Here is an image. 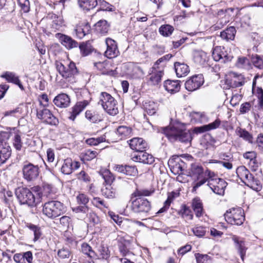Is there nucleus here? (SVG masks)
Here are the masks:
<instances>
[{"mask_svg": "<svg viewBox=\"0 0 263 263\" xmlns=\"http://www.w3.org/2000/svg\"><path fill=\"white\" fill-rule=\"evenodd\" d=\"M15 194L21 204H27L33 207L42 201V194L39 186H34L31 189L18 187L16 189Z\"/></svg>", "mask_w": 263, "mask_h": 263, "instance_id": "1", "label": "nucleus"}, {"mask_svg": "<svg viewBox=\"0 0 263 263\" xmlns=\"http://www.w3.org/2000/svg\"><path fill=\"white\" fill-rule=\"evenodd\" d=\"M162 132L171 142L179 141L190 143L192 140L191 133L184 129L183 124L177 123L168 127H162Z\"/></svg>", "mask_w": 263, "mask_h": 263, "instance_id": "2", "label": "nucleus"}, {"mask_svg": "<svg viewBox=\"0 0 263 263\" xmlns=\"http://www.w3.org/2000/svg\"><path fill=\"white\" fill-rule=\"evenodd\" d=\"M64 206L57 200L45 201L42 205V213L48 218L54 219L63 213Z\"/></svg>", "mask_w": 263, "mask_h": 263, "instance_id": "3", "label": "nucleus"}, {"mask_svg": "<svg viewBox=\"0 0 263 263\" xmlns=\"http://www.w3.org/2000/svg\"><path fill=\"white\" fill-rule=\"evenodd\" d=\"M236 174L246 185L256 191L261 189V185L260 181L257 178H255L245 166L238 167L236 170Z\"/></svg>", "mask_w": 263, "mask_h": 263, "instance_id": "4", "label": "nucleus"}, {"mask_svg": "<svg viewBox=\"0 0 263 263\" xmlns=\"http://www.w3.org/2000/svg\"><path fill=\"white\" fill-rule=\"evenodd\" d=\"M99 104H101L104 110L109 115L115 116L119 113L117 101L106 92H101Z\"/></svg>", "mask_w": 263, "mask_h": 263, "instance_id": "5", "label": "nucleus"}, {"mask_svg": "<svg viewBox=\"0 0 263 263\" xmlns=\"http://www.w3.org/2000/svg\"><path fill=\"white\" fill-rule=\"evenodd\" d=\"M226 221L231 224L240 226L245 219L243 210L241 208H233L228 210L224 215Z\"/></svg>", "mask_w": 263, "mask_h": 263, "instance_id": "6", "label": "nucleus"}, {"mask_svg": "<svg viewBox=\"0 0 263 263\" xmlns=\"http://www.w3.org/2000/svg\"><path fill=\"white\" fill-rule=\"evenodd\" d=\"M41 107L36 109V117L42 120L43 122L51 125H57L59 123L58 119L51 113L48 109L45 108L46 104L43 105L40 102Z\"/></svg>", "mask_w": 263, "mask_h": 263, "instance_id": "7", "label": "nucleus"}, {"mask_svg": "<svg viewBox=\"0 0 263 263\" xmlns=\"http://www.w3.org/2000/svg\"><path fill=\"white\" fill-rule=\"evenodd\" d=\"M56 68L59 74L64 79L73 77L78 72L75 64L72 62H70L67 66L61 62H57Z\"/></svg>", "mask_w": 263, "mask_h": 263, "instance_id": "8", "label": "nucleus"}, {"mask_svg": "<svg viewBox=\"0 0 263 263\" xmlns=\"http://www.w3.org/2000/svg\"><path fill=\"white\" fill-rule=\"evenodd\" d=\"M131 208L137 213H147L151 209L150 202L146 199L137 197L132 201Z\"/></svg>", "mask_w": 263, "mask_h": 263, "instance_id": "9", "label": "nucleus"}, {"mask_svg": "<svg viewBox=\"0 0 263 263\" xmlns=\"http://www.w3.org/2000/svg\"><path fill=\"white\" fill-rule=\"evenodd\" d=\"M24 178L27 181H32L36 179L39 175V167L31 163L24 164L22 168Z\"/></svg>", "mask_w": 263, "mask_h": 263, "instance_id": "10", "label": "nucleus"}, {"mask_svg": "<svg viewBox=\"0 0 263 263\" xmlns=\"http://www.w3.org/2000/svg\"><path fill=\"white\" fill-rule=\"evenodd\" d=\"M163 65L161 67H153L151 72L149 73L147 81L149 85H158L161 81L162 77L163 76Z\"/></svg>", "mask_w": 263, "mask_h": 263, "instance_id": "11", "label": "nucleus"}, {"mask_svg": "<svg viewBox=\"0 0 263 263\" xmlns=\"http://www.w3.org/2000/svg\"><path fill=\"white\" fill-rule=\"evenodd\" d=\"M107 49L105 52V55L108 59L117 57L119 54V51L116 42L108 37L105 40Z\"/></svg>", "mask_w": 263, "mask_h": 263, "instance_id": "12", "label": "nucleus"}, {"mask_svg": "<svg viewBox=\"0 0 263 263\" xmlns=\"http://www.w3.org/2000/svg\"><path fill=\"white\" fill-rule=\"evenodd\" d=\"M227 183L222 179L212 180V182H209L208 185L213 192L219 195H222L224 193V189Z\"/></svg>", "mask_w": 263, "mask_h": 263, "instance_id": "13", "label": "nucleus"}, {"mask_svg": "<svg viewBox=\"0 0 263 263\" xmlns=\"http://www.w3.org/2000/svg\"><path fill=\"white\" fill-rule=\"evenodd\" d=\"M203 83L201 75H195L186 81L185 88L190 91H193L198 89Z\"/></svg>", "mask_w": 263, "mask_h": 263, "instance_id": "14", "label": "nucleus"}, {"mask_svg": "<svg viewBox=\"0 0 263 263\" xmlns=\"http://www.w3.org/2000/svg\"><path fill=\"white\" fill-rule=\"evenodd\" d=\"M80 166V163L78 161H72L71 158H67L64 160L61 167V172L65 175H69L72 172Z\"/></svg>", "mask_w": 263, "mask_h": 263, "instance_id": "15", "label": "nucleus"}, {"mask_svg": "<svg viewBox=\"0 0 263 263\" xmlns=\"http://www.w3.org/2000/svg\"><path fill=\"white\" fill-rule=\"evenodd\" d=\"M55 37L59 39L61 44L65 46L67 49H71L78 46V43L77 42L67 35L58 33L55 34Z\"/></svg>", "mask_w": 263, "mask_h": 263, "instance_id": "16", "label": "nucleus"}, {"mask_svg": "<svg viewBox=\"0 0 263 263\" xmlns=\"http://www.w3.org/2000/svg\"><path fill=\"white\" fill-rule=\"evenodd\" d=\"M168 164L172 173L174 174L179 175L183 174L185 163L180 158L169 160Z\"/></svg>", "mask_w": 263, "mask_h": 263, "instance_id": "17", "label": "nucleus"}, {"mask_svg": "<svg viewBox=\"0 0 263 263\" xmlns=\"http://www.w3.org/2000/svg\"><path fill=\"white\" fill-rule=\"evenodd\" d=\"M130 147L135 151L139 153L141 151H145L147 147V144L142 138H135L129 140Z\"/></svg>", "mask_w": 263, "mask_h": 263, "instance_id": "18", "label": "nucleus"}, {"mask_svg": "<svg viewBox=\"0 0 263 263\" xmlns=\"http://www.w3.org/2000/svg\"><path fill=\"white\" fill-rule=\"evenodd\" d=\"M115 170L119 173H123L130 176H136L138 175V170L135 166L127 165H116Z\"/></svg>", "mask_w": 263, "mask_h": 263, "instance_id": "19", "label": "nucleus"}, {"mask_svg": "<svg viewBox=\"0 0 263 263\" xmlns=\"http://www.w3.org/2000/svg\"><path fill=\"white\" fill-rule=\"evenodd\" d=\"M88 102L84 100L81 102H78L72 108L71 111L69 112L68 118L74 121L76 117L88 105Z\"/></svg>", "mask_w": 263, "mask_h": 263, "instance_id": "20", "label": "nucleus"}, {"mask_svg": "<svg viewBox=\"0 0 263 263\" xmlns=\"http://www.w3.org/2000/svg\"><path fill=\"white\" fill-rule=\"evenodd\" d=\"M133 160L136 162L152 164L154 162L155 158L152 155L145 152V151H141L133 156Z\"/></svg>", "mask_w": 263, "mask_h": 263, "instance_id": "21", "label": "nucleus"}, {"mask_svg": "<svg viewBox=\"0 0 263 263\" xmlns=\"http://www.w3.org/2000/svg\"><path fill=\"white\" fill-rule=\"evenodd\" d=\"M232 77L231 79L227 80V84L230 87L236 88L245 84V78L242 74L232 73Z\"/></svg>", "mask_w": 263, "mask_h": 263, "instance_id": "22", "label": "nucleus"}, {"mask_svg": "<svg viewBox=\"0 0 263 263\" xmlns=\"http://www.w3.org/2000/svg\"><path fill=\"white\" fill-rule=\"evenodd\" d=\"M53 102L57 107L66 108L69 105L70 100L67 95L61 93L54 98Z\"/></svg>", "mask_w": 263, "mask_h": 263, "instance_id": "23", "label": "nucleus"}, {"mask_svg": "<svg viewBox=\"0 0 263 263\" xmlns=\"http://www.w3.org/2000/svg\"><path fill=\"white\" fill-rule=\"evenodd\" d=\"M209 57L203 51H197L194 52V61L198 65L205 66L208 64Z\"/></svg>", "mask_w": 263, "mask_h": 263, "instance_id": "24", "label": "nucleus"}, {"mask_svg": "<svg viewBox=\"0 0 263 263\" xmlns=\"http://www.w3.org/2000/svg\"><path fill=\"white\" fill-rule=\"evenodd\" d=\"M174 67L176 75L179 78L187 76L190 72L189 67L183 63L175 62Z\"/></svg>", "mask_w": 263, "mask_h": 263, "instance_id": "25", "label": "nucleus"}, {"mask_svg": "<svg viewBox=\"0 0 263 263\" xmlns=\"http://www.w3.org/2000/svg\"><path fill=\"white\" fill-rule=\"evenodd\" d=\"M164 87L166 91L171 93L178 92L180 89V81L167 80L164 82Z\"/></svg>", "mask_w": 263, "mask_h": 263, "instance_id": "26", "label": "nucleus"}, {"mask_svg": "<svg viewBox=\"0 0 263 263\" xmlns=\"http://www.w3.org/2000/svg\"><path fill=\"white\" fill-rule=\"evenodd\" d=\"M232 239L235 243L236 247L238 249L240 256L243 260L247 250L245 241L242 240H240L238 237L235 235L233 236Z\"/></svg>", "mask_w": 263, "mask_h": 263, "instance_id": "27", "label": "nucleus"}, {"mask_svg": "<svg viewBox=\"0 0 263 263\" xmlns=\"http://www.w3.org/2000/svg\"><path fill=\"white\" fill-rule=\"evenodd\" d=\"M203 171V168L201 165L198 163H192L189 169V174L192 177L200 178L202 176H204Z\"/></svg>", "mask_w": 263, "mask_h": 263, "instance_id": "28", "label": "nucleus"}, {"mask_svg": "<svg viewBox=\"0 0 263 263\" xmlns=\"http://www.w3.org/2000/svg\"><path fill=\"white\" fill-rule=\"evenodd\" d=\"M3 77L5 78L8 82L13 83L18 85L21 90H24V88L21 83L18 77H17L14 73L6 72L3 75Z\"/></svg>", "mask_w": 263, "mask_h": 263, "instance_id": "29", "label": "nucleus"}, {"mask_svg": "<svg viewBox=\"0 0 263 263\" xmlns=\"http://www.w3.org/2000/svg\"><path fill=\"white\" fill-rule=\"evenodd\" d=\"M236 31L235 28L231 26L221 32V37L227 41H232L234 39Z\"/></svg>", "mask_w": 263, "mask_h": 263, "instance_id": "30", "label": "nucleus"}, {"mask_svg": "<svg viewBox=\"0 0 263 263\" xmlns=\"http://www.w3.org/2000/svg\"><path fill=\"white\" fill-rule=\"evenodd\" d=\"M11 155L10 146H0V165L4 163Z\"/></svg>", "mask_w": 263, "mask_h": 263, "instance_id": "31", "label": "nucleus"}, {"mask_svg": "<svg viewBox=\"0 0 263 263\" xmlns=\"http://www.w3.org/2000/svg\"><path fill=\"white\" fill-rule=\"evenodd\" d=\"M79 6L83 10L89 11L98 5L97 0H78Z\"/></svg>", "mask_w": 263, "mask_h": 263, "instance_id": "32", "label": "nucleus"}, {"mask_svg": "<svg viewBox=\"0 0 263 263\" xmlns=\"http://www.w3.org/2000/svg\"><path fill=\"white\" fill-rule=\"evenodd\" d=\"M102 194L108 198H114L116 197L117 191L111 186V184H106L101 189Z\"/></svg>", "mask_w": 263, "mask_h": 263, "instance_id": "33", "label": "nucleus"}, {"mask_svg": "<svg viewBox=\"0 0 263 263\" xmlns=\"http://www.w3.org/2000/svg\"><path fill=\"white\" fill-rule=\"evenodd\" d=\"M90 28V27L88 24H83L77 26L74 29V32L78 38L82 39L89 33Z\"/></svg>", "mask_w": 263, "mask_h": 263, "instance_id": "34", "label": "nucleus"}, {"mask_svg": "<svg viewBox=\"0 0 263 263\" xmlns=\"http://www.w3.org/2000/svg\"><path fill=\"white\" fill-rule=\"evenodd\" d=\"M95 66L100 71L102 74L111 76L114 74V71L108 68V64L107 63L104 62H97L94 64Z\"/></svg>", "mask_w": 263, "mask_h": 263, "instance_id": "35", "label": "nucleus"}, {"mask_svg": "<svg viewBox=\"0 0 263 263\" xmlns=\"http://www.w3.org/2000/svg\"><path fill=\"white\" fill-rule=\"evenodd\" d=\"M192 208L197 217H200L203 215V206L200 199L197 198L193 199Z\"/></svg>", "mask_w": 263, "mask_h": 263, "instance_id": "36", "label": "nucleus"}, {"mask_svg": "<svg viewBox=\"0 0 263 263\" xmlns=\"http://www.w3.org/2000/svg\"><path fill=\"white\" fill-rule=\"evenodd\" d=\"M96 30L102 34L107 33L109 30V25L105 20H100L95 24Z\"/></svg>", "mask_w": 263, "mask_h": 263, "instance_id": "37", "label": "nucleus"}, {"mask_svg": "<svg viewBox=\"0 0 263 263\" xmlns=\"http://www.w3.org/2000/svg\"><path fill=\"white\" fill-rule=\"evenodd\" d=\"M97 256L96 259H107L110 256V252L108 248L104 246H101L98 249V252H96Z\"/></svg>", "mask_w": 263, "mask_h": 263, "instance_id": "38", "label": "nucleus"}, {"mask_svg": "<svg viewBox=\"0 0 263 263\" xmlns=\"http://www.w3.org/2000/svg\"><path fill=\"white\" fill-rule=\"evenodd\" d=\"M131 133V128L126 126H120L117 129L116 134L121 140L129 136Z\"/></svg>", "mask_w": 263, "mask_h": 263, "instance_id": "39", "label": "nucleus"}, {"mask_svg": "<svg viewBox=\"0 0 263 263\" xmlns=\"http://www.w3.org/2000/svg\"><path fill=\"white\" fill-rule=\"evenodd\" d=\"M236 133L237 135L243 138L244 140L248 141L249 143H252L253 137L245 129H242L239 127L236 129Z\"/></svg>", "mask_w": 263, "mask_h": 263, "instance_id": "40", "label": "nucleus"}, {"mask_svg": "<svg viewBox=\"0 0 263 263\" xmlns=\"http://www.w3.org/2000/svg\"><path fill=\"white\" fill-rule=\"evenodd\" d=\"M82 252L88 256L90 258H96V251H93L91 247L87 243H83L81 245Z\"/></svg>", "mask_w": 263, "mask_h": 263, "instance_id": "41", "label": "nucleus"}, {"mask_svg": "<svg viewBox=\"0 0 263 263\" xmlns=\"http://www.w3.org/2000/svg\"><path fill=\"white\" fill-rule=\"evenodd\" d=\"M78 45L80 51L83 56L88 55L92 51V46L89 41L82 42Z\"/></svg>", "mask_w": 263, "mask_h": 263, "instance_id": "42", "label": "nucleus"}, {"mask_svg": "<svg viewBox=\"0 0 263 263\" xmlns=\"http://www.w3.org/2000/svg\"><path fill=\"white\" fill-rule=\"evenodd\" d=\"M86 118L92 123L100 122L102 120V117L96 112L87 110L85 112Z\"/></svg>", "mask_w": 263, "mask_h": 263, "instance_id": "43", "label": "nucleus"}, {"mask_svg": "<svg viewBox=\"0 0 263 263\" xmlns=\"http://www.w3.org/2000/svg\"><path fill=\"white\" fill-rule=\"evenodd\" d=\"M27 227L33 233V241L35 242L38 240L42 235L41 228L33 224H29Z\"/></svg>", "mask_w": 263, "mask_h": 263, "instance_id": "44", "label": "nucleus"}, {"mask_svg": "<svg viewBox=\"0 0 263 263\" xmlns=\"http://www.w3.org/2000/svg\"><path fill=\"white\" fill-rule=\"evenodd\" d=\"M208 180L205 176H202L201 177H197L193 182V192H195L198 188L204 184Z\"/></svg>", "mask_w": 263, "mask_h": 263, "instance_id": "45", "label": "nucleus"}, {"mask_svg": "<svg viewBox=\"0 0 263 263\" xmlns=\"http://www.w3.org/2000/svg\"><path fill=\"white\" fill-rule=\"evenodd\" d=\"M52 190V185L49 184H44L43 186V192L41 191V189L40 188V192L42 194V201H45V198H48L50 196Z\"/></svg>", "mask_w": 263, "mask_h": 263, "instance_id": "46", "label": "nucleus"}, {"mask_svg": "<svg viewBox=\"0 0 263 263\" xmlns=\"http://www.w3.org/2000/svg\"><path fill=\"white\" fill-rule=\"evenodd\" d=\"M156 104L153 102H146L144 104V108L145 111L151 116H152L156 113Z\"/></svg>", "mask_w": 263, "mask_h": 263, "instance_id": "47", "label": "nucleus"}, {"mask_svg": "<svg viewBox=\"0 0 263 263\" xmlns=\"http://www.w3.org/2000/svg\"><path fill=\"white\" fill-rule=\"evenodd\" d=\"M192 120H194L195 122L200 123H203L207 121L206 117L203 112H192Z\"/></svg>", "mask_w": 263, "mask_h": 263, "instance_id": "48", "label": "nucleus"}, {"mask_svg": "<svg viewBox=\"0 0 263 263\" xmlns=\"http://www.w3.org/2000/svg\"><path fill=\"white\" fill-rule=\"evenodd\" d=\"M173 31V27L170 25L161 26L159 28V32L160 34L165 36H168L171 35Z\"/></svg>", "mask_w": 263, "mask_h": 263, "instance_id": "49", "label": "nucleus"}, {"mask_svg": "<svg viewBox=\"0 0 263 263\" xmlns=\"http://www.w3.org/2000/svg\"><path fill=\"white\" fill-rule=\"evenodd\" d=\"M251 61L253 65L259 69H263V59L259 55L255 54L251 57Z\"/></svg>", "mask_w": 263, "mask_h": 263, "instance_id": "50", "label": "nucleus"}, {"mask_svg": "<svg viewBox=\"0 0 263 263\" xmlns=\"http://www.w3.org/2000/svg\"><path fill=\"white\" fill-rule=\"evenodd\" d=\"M195 256L197 263H211V257L206 254L196 253Z\"/></svg>", "mask_w": 263, "mask_h": 263, "instance_id": "51", "label": "nucleus"}, {"mask_svg": "<svg viewBox=\"0 0 263 263\" xmlns=\"http://www.w3.org/2000/svg\"><path fill=\"white\" fill-rule=\"evenodd\" d=\"M222 49H223L222 46H216L213 49L212 57L215 61H221Z\"/></svg>", "mask_w": 263, "mask_h": 263, "instance_id": "52", "label": "nucleus"}, {"mask_svg": "<svg viewBox=\"0 0 263 263\" xmlns=\"http://www.w3.org/2000/svg\"><path fill=\"white\" fill-rule=\"evenodd\" d=\"M154 192V190H148L146 189L136 190L133 194L136 197H141V196H148L151 195Z\"/></svg>", "mask_w": 263, "mask_h": 263, "instance_id": "53", "label": "nucleus"}, {"mask_svg": "<svg viewBox=\"0 0 263 263\" xmlns=\"http://www.w3.org/2000/svg\"><path fill=\"white\" fill-rule=\"evenodd\" d=\"M98 155V153L95 151H91L90 149L86 150L83 153V159L86 161H91Z\"/></svg>", "mask_w": 263, "mask_h": 263, "instance_id": "54", "label": "nucleus"}, {"mask_svg": "<svg viewBox=\"0 0 263 263\" xmlns=\"http://www.w3.org/2000/svg\"><path fill=\"white\" fill-rule=\"evenodd\" d=\"M10 137V133L7 132H0V146H10L7 142Z\"/></svg>", "mask_w": 263, "mask_h": 263, "instance_id": "55", "label": "nucleus"}, {"mask_svg": "<svg viewBox=\"0 0 263 263\" xmlns=\"http://www.w3.org/2000/svg\"><path fill=\"white\" fill-rule=\"evenodd\" d=\"M71 255V252L68 248H63L58 252V255L61 259L68 258Z\"/></svg>", "mask_w": 263, "mask_h": 263, "instance_id": "56", "label": "nucleus"}, {"mask_svg": "<svg viewBox=\"0 0 263 263\" xmlns=\"http://www.w3.org/2000/svg\"><path fill=\"white\" fill-rule=\"evenodd\" d=\"M105 138L103 137H98L97 138H91L86 140L85 142L89 145H97L100 143L105 141Z\"/></svg>", "mask_w": 263, "mask_h": 263, "instance_id": "57", "label": "nucleus"}, {"mask_svg": "<svg viewBox=\"0 0 263 263\" xmlns=\"http://www.w3.org/2000/svg\"><path fill=\"white\" fill-rule=\"evenodd\" d=\"M64 24V20L62 16H59L58 18L55 19L52 22L51 27L55 30H59Z\"/></svg>", "mask_w": 263, "mask_h": 263, "instance_id": "58", "label": "nucleus"}, {"mask_svg": "<svg viewBox=\"0 0 263 263\" xmlns=\"http://www.w3.org/2000/svg\"><path fill=\"white\" fill-rule=\"evenodd\" d=\"M13 146L18 151H20L22 147V142L21 136L19 135H15L13 142Z\"/></svg>", "mask_w": 263, "mask_h": 263, "instance_id": "59", "label": "nucleus"}, {"mask_svg": "<svg viewBox=\"0 0 263 263\" xmlns=\"http://www.w3.org/2000/svg\"><path fill=\"white\" fill-rule=\"evenodd\" d=\"M193 232L196 236L201 237L204 236L206 232V230L205 228L201 226H199L193 228Z\"/></svg>", "mask_w": 263, "mask_h": 263, "instance_id": "60", "label": "nucleus"}, {"mask_svg": "<svg viewBox=\"0 0 263 263\" xmlns=\"http://www.w3.org/2000/svg\"><path fill=\"white\" fill-rule=\"evenodd\" d=\"M92 202L94 205L99 208L104 207L107 209L108 208V205L105 203L104 200L99 197L94 198Z\"/></svg>", "mask_w": 263, "mask_h": 263, "instance_id": "61", "label": "nucleus"}, {"mask_svg": "<svg viewBox=\"0 0 263 263\" xmlns=\"http://www.w3.org/2000/svg\"><path fill=\"white\" fill-rule=\"evenodd\" d=\"M18 2L24 12H28L29 11L30 3L28 0H18Z\"/></svg>", "mask_w": 263, "mask_h": 263, "instance_id": "62", "label": "nucleus"}, {"mask_svg": "<svg viewBox=\"0 0 263 263\" xmlns=\"http://www.w3.org/2000/svg\"><path fill=\"white\" fill-rule=\"evenodd\" d=\"M98 5L100 6V9L103 10L111 11L110 7L111 6L108 3L104 0H97Z\"/></svg>", "mask_w": 263, "mask_h": 263, "instance_id": "63", "label": "nucleus"}, {"mask_svg": "<svg viewBox=\"0 0 263 263\" xmlns=\"http://www.w3.org/2000/svg\"><path fill=\"white\" fill-rule=\"evenodd\" d=\"M77 201L79 204L86 205L89 201L88 197L84 194H80L77 197Z\"/></svg>", "mask_w": 263, "mask_h": 263, "instance_id": "64", "label": "nucleus"}]
</instances>
